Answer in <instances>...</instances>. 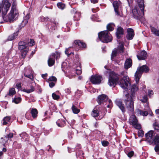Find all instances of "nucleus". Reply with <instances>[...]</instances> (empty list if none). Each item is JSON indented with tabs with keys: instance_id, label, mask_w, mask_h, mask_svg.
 Instances as JSON below:
<instances>
[{
	"instance_id": "obj_1",
	"label": "nucleus",
	"mask_w": 159,
	"mask_h": 159,
	"mask_svg": "<svg viewBox=\"0 0 159 159\" xmlns=\"http://www.w3.org/2000/svg\"><path fill=\"white\" fill-rule=\"evenodd\" d=\"M119 75L114 71H111L110 73L108 80V84L110 86L115 87L117 83H119L120 87L125 90L129 89L130 88V84L129 81L128 76L123 77L122 79L119 80Z\"/></svg>"
},
{
	"instance_id": "obj_2",
	"label": "nucleus",
	"mask_w": 159,
	"mask_h": 159,
	"mask_svg": "<svg viewBox=\"0 0 159 159\" xmlns=\"http://www.w3.org/2000/svg\"><path fill=\"white\" fill-rule=\"evenodd\" d=\"M137 3L140 11L137 6H135L132 10L133 17L134 18L139 20L142 22L144 20V18L143 17L144 8L143 0H137Z\"/></svg>"
},
{
	"instance_id": "obj_3",
	"label": "nucleus",
	"mask_w": 159,
	"mask_h": 159,
	"mask_svg": "<svg viewBox=\"0 0 159 159\" xmlns=\"http://www.w3.org/2000/svg\"><path fill=\"white\" fill-rule=\"evenodd\" d=\"M98 36L100 41L103 43H107L112 40L111 35L107 30L102 31L99 33Z\"/></svg>"
},
{
	"instance_id": "obj_4",
	"label": "nucleus",
	"mask_w": 159,
	"mask_h": 159,
	"mask_svg": "<svg viewBox=\"0 0 159 159\" xmlns=\"http://www.w3.org/2000/svg\"><path fill=\"white\" fill-rule=\"evenodd\" d=\"M126 97L125 102V104L126 108L130 113H133L134 112V101L131 96L129 94L125 95Z\"/></svg>"
},
{
	"instance_id": "obj_5",
	"label": "nucleus",
	"mask_w": 159,
	"mask_h": 159,
	"mask_svg": "<svg viewBox=\"0 0 159 159\" xmlns=\"http://www.w3.org/2000/svg\"><path fill=\"white\" fill-rule=\"evenodd\" d=\"M148 70V67L146 65L138 68L136 72L134 75L136 83H138L139 82L140 78L143 72H147Z\"/></svg>"
},
{
	"instance_id": "obj_6",
	"label": "nucleus",
	"mask_w": 159,
	"mask_h": 159,
	"mask_svg": "<svg viewBox=\"0 0 159 159\" xmlns=\"http://www.w3.org/2000/svg\"><path fill=\"white\" fill-rule=\"evenodd\" d=\"M130 124L133 126L136 129H141L140 124L138 123V120L134 115H132L130 117L129 120Z\"/></svg>"
},
{
	"instance_id": "obj_7",
	"label": "nucleus",
	"mask_w": 159,
	"mask_h": 159,
	"mask_svg": "<svg viewBox=\"0 0 159 159\" xmlns=\"http://www.w3.org/2000/svg\"><path fill=\"white\" fill-rule=\"evenodd\" d=\"M155 134L152 130H150V143H154V144L159 143V135H156L154 138Z\"/></svg>"
},
{
	"instance_id": "obj_8",
	"label": "nucleus",
	"mask_w": 159,
	"mask_h": 159,
	"mask_svg": "<svg viewBox=\"0 0 159 159\" xmlns=\"http://www.w3.org/2000/svg\"><path fill=\"white\" fill-rule=\"evenodd\" d=\"M102 80V77L100 75H96L91 76L90 81L94 84H100Z\"/></svg>"
},
{
	"instance_id": "obj_9",
	"label": "nucleus",
	"mask_w": 159,
	"mask_h": 159,
	"mask_svg": "<svg viewBox=\"0 0 159 159\" xmlns=\"http://www.w3.org/2000/svg\"><path fill=\"white\" fill-rule=\"evenodd\" d=\"M108 100V97L104 94H102L98 97L97 101L99 104L102 105L107 102Z\"/></svg>"
},
{
	"instance_id": "obj_10",
	"label": "nucleus",
	"mask_w": 159,
	"mask_h": 159,
	"mask_svg": "<svg viewBox=\"0 0 159 159\" xmlns=\"http://www.w3.org/2000/svg\"><path fill=\"white\" fill-rule=\"evenodd\" d=\"M113 4L116 14L118 16H122V12L119 10V3L116 1H114Z\"/></svg>"
},
{
	"instance_id": "obj_11",
	"label": "nucleus",
	"mask_w": 159,
	"mask_h": 159,
	"mask_svg": "<svg viewBox=\"0 0 159 159\" xmlns=\"http://www.w3.org/2000/svg\"><path fill=\"white\" fill-rule=\"evenodd\" d=\"M56 54L53 53L49 56L48 59V65L49 66H53L55 62V58Z\"/></svg>"
},
{
	"instance_id": "obj_12",
	"label": "nucleus",
	"mask_w": 159,
	"mask_h": 159,
	"mask_svg": "<svg viewBox=\"0 0 159 159\" xmlns=\"http://www.w3.org/2000/svg\"><path fill=\"white\" fill-rule=\"evenodd\" d=\"M115 103L116 105L121 110L122 112L124 113L125 111V108L122 102L119 100L117 99Z\"/></svg>"
},
{
	"instance_id": "obj_13",
	"label": "nucleus",
	"mask_w": 159,
	"mask_h": 159,
	"mask_svg": "<svg viewBox=\"0 0 159 159\" xmlns=\"http://www.w3.org/2000/svg\"><path fill=\"white\" fill-rule=\"evenodd\" d=\"M137 56L139 60H144L147 58V54L145 51H141L137 54Z\"/></svg>"
},
{
	"instance_id": "obj_14",
	"label": "nucleus",
	"mask_w": 159,
	"mask_h": 159,
	"mask_svg": "<svg viewBox=\"0 0 159 159\" xmlns=\"http://www.w3.org/2000/svg\"><path fill=\"white\" fill-rule=\"evenodd\" d=\"M127 34L126 38L128 39L131 40L133 39L134 36V33L133 30L131 28H128L127 30Z\"/></svg>"
},
{
	"instance_id": "obj_15",
	"label": "nucleus",
	"mask_w": 159,
	"mask_h": 159,
	"mask_svg": "<svg viewBox=\"0 0 159 159\" xmlns=\"http://www.w3.org/2000/svg\"><path fill=\"white\" fill-rule=\"evenodd\" d=\"M124 34V30L121 27H118L116 30V35L118 39L120 38Z\"/></svg>"
},
{
	"instance_id": "obj_16",
	"label": "nucleus",
	"mask_w": 159,
	"mask_h": 159,
	"mask_svg": "<svg viewBox=\"0 0 159 159\" xmlns=\"http://www.w3.org/2000/svg\"><path fill=\"white\" fill-rule=\"evenodd\" d=\"M26 42L20 41L19 43V49L20 51L24 50L26 48H28L27 47Z\"/></svg>"
},
{
	"instance_id": "obj_17",
	"label": "nucleus",
	"mask_w": 159,
	"mask_h": 159,
	"mask_svg": "<svg viewBox=\"0 0 159 159\" xmlns=\"http://www.w3.org/2000/svg\"><path fill=\"white\" fill-rule=\"evenodd\" d=\"M116 49L118 52L119 53H123L125 49L123 42H119V45Z\"/></svg>"
},
{
	"instance_id": "obj_18",
	"label": "nucleus",
	"mask_w": 159,
	"mask_h": 159,
	"mask_svg": "<svg viewBox=\"0 0 159 159\" xmlns=\"http://www.w3.org/2000/svg\"><path fill=\"white\" fill-rule=\"evenodd\" d=\"M100 111V108L99 107H96L92 112V116L94 117L98 116L99 115V111Z\"/></svg>"
},
{
	"instance_id": "obj_19",
	"label": "nucleus",
	"mask_w": 159,
	"mask_h": 159,
	"mask_svg": "<svg viewBox=\"0 0 159 159\" xmlns=\"http://www.w3.org/2000/svg\"><path fill=\"white\" fill-rule=\"evenodd\" d=\"M132 64V60L130 58L127 59L124 64V67L125 69H128L131 66Z\"/></svg>"
},
{
	"instance_id": "obj_20",
	"label": "nucleus",
	"mask_w": 159,
	"mask_h": 159,
	"mask_svg": "<svg viewBox=\"0 0 159 159\" xmlns=\"http://www.w3.org/2000/svg\"><path fill=\"white\" fill-rule=\"evenodd\" d=\"M20 136L21 138L22 141H28L29 137L28 135L25 132H23L20 134Z\"/></svg>"
},
{
	"instance_id": "obj_21",
	"label": "nucleus",
	"mask_w": 159,
	"mask_h": 159,
	"mask_svg": "<svg viewBox=\"0 0 159 159\" xmlns=\"http://www.w3.org/2000/svg\"><path fill=\"white\" fill-rule=\"evenodd\" d=\"M77 103L75 102L73 103L72 106L71 107V109L73 112L74 114H77L80 112V110L77 108L76 105Z\"/></svg>"
},
{
	"instance_id": "obj_22",
	"label": "nucleus",
	"mask_w": 159,
	"mask_h": 159,
	"mask_svg": "<svg viewBox=\"0 0 159 159\" xmlns=\"http://www.w3.org/2000/svg\"><path fill=\"white\" fill-rule=\"evenodd\" d=\"M56 123L58 127H62L65 125L66 121L64 120L59 119L57 121Z\"/></svg>"
},
{
	"instance_id": "obj_23",
	"label": "nucleus",
	"mask_w": 159,
	"mask_h": 159,
	"mask_svg": "<svg viewBox=\"0 0 159 159\" xmlns=\"http://www.w3.org/2000/svg\"><path fill=\"white\" fill-rule=\"evenodd\" d=\"M75 45H78L80 47L85 48L86 47V44L79 40H76L75 41Z\"/></svg>"
},
{
	"instance_id": "obj_24",
	"label": "nucleus",
	"mask_w": 159,
	"mask_h": 159,
	"mask_svg": "<svg viewBox=\"0 0 159 159\" xmlns=\"http://www.w3.org/2000/svg\"><path fill=\"white\" fill-rule=\"evenodd\" d=\"M137 113L138 116H146L148 114V111H146L138 109L137 111Z\"/></svg>"
},
{
	"instance_id": "obj_25",
	"label": "nucleus",
	"mask_w": 159,
	"mask_h": 159,
	"mask_svg": "<svg viewBox=\"0 0 159 159\" xmlns=\"http://www.w3.org/2000/svg\"><path fill=\"white\" fill-rule=\"evenodd\" d=\"M24 76L32 80L33 79V76L32 75L31 71L29 70H26L24 73Z\"/></svg>"
},
{
	"instance_id": "obj_26",
	"label": "nucleus",
	"mask_w": 159,
	"mask_h": 159,
	"mask_svg": "<svg viewBox=\"0 0 159 159\" xmlns=\"http://www.w3.org/2000/svg\"><path fill=\"white\" fill-rule=\"evenodd\" d=\"M30 18V14H28L26 16L24 17V20L21 23V26L22 27H24L27 23L28 20Z\"/></svg>"
},
{
	"instance_id": "obj_27",
	"label": "nucleus",
	"mask_w": 159,
	"mask_h": 159,
	"mask_svg": "<svg viewBox=\"0 0 159 159\" xmlns=\"http://www.w3.org/2000/svg\"><path fill=\"white\" fill-rule=\"evenodd\" d=\"M31 113L33 118L34 119H35L36 118L37 116L38 111L36 109L33 108L31 110Z\"/></svg>"
},
{
	"instance_id": "obj_28",
	"label": "nucleus",
	"mask_w": 159,
	"mask_h": 159,
	"mask_svg": "<svg viewBox=\"0 0 159 159\" xmlns=\"http://www.w3.org/2000/svg\"><path fill=\"white\" fill-rule=\"evenodd\" d=\"M50 22H51L52 24L51 25H53V26H51L49 25L48 27V28H50L51 30H55L56 26V25L58 24L54 20H51Z\"/></svg>"
},
{
	"instance_id": "obj_29",
	"label": "nucleus",
	"mask_w": 159,
	"mask_h": 159,
	"mask_svg": "<svg viewBox=\"0 0 159 159\" xmlns=\"http://www.w3.org/2000/svg\"><path fill=\"white\" fill-rule=\"evenodd\" d=\"M11 119L10 116H6L5 117L3 120L2 124L5 125L8 124L10 123Z\"/></svg>"
},
{
	"instance_id": "obj_30",
	"label": "nucleus",
	"mask_w": 159,
	"mask_h": 159,
	"mask_svg": "<svg viewBox=\"0 0 159 159\" xmlns=\"http://www.w3.org/2000/svg\"><path fill=\"white\" fill-rule=\"evenodd\" d=\"M30 89H23V91L24 92H25L28 93H29L34 91L35 89L34 87L30 85Z\"/></svg>"
},
{
	"instance_id": "obj_31",
	"label": "nucleus",
	"mask_w": 159,
	"mask_h": 159,
	"mask_svg": "<svg viewBox=\"0 0 159 159\" xmlns=\"http://www.w3.org/2000/svg\"><path fill=\"white\" fill-rule=\"evenodd\" d=\"M18 35V34L17 32L13 34L10 35L8 37V40L10 41L12 40L15 39L17 37Z\"/></svg>"
},
{
	"instance_id": "obj_32",
	"label": "nucleus",
	"mask_w": 159,
	"mask_h": 159,
	"mask_svg": "<svg viewBox=\"0 0 159 159\" xmlns=\"http://www.w3.org/2000/svg\"><path fill=\"white\" fill-rule=\"evenodd\" d=\"M114 25L113 23L109 24L107 26L108 30L109 31H112L114 28Z\"/></svg>"
},
{
	"instance_id": "obj_33",
	"label": "nucleus",
	"mask_w": 159,
	"mask_h": 159,
	"mask_svg": "<svg viewBox=\"0 0 159 159\" xmlns=\"http://www.w3.org/2000/svg\"><path fill=\"white\" fill-rule=\"evenodd\" d=\"M152 32L155 34L156 35L159 36V31L157 30L156 29L151 27V28Z\"/></svg>"
},
{
	"instance_id": "obj_34",
	"label": "nucleus",
	"mask_w": 159,
	"mask_h": 159,
	"mask_svg": "<svg viewBox=\"0 0 159 159\" xmlns=\"http://www.w3.org/2000/svg\"><path fill=\"white\" fill-rule=\"evenodd\" d=\"M80 12H76L74 16V18L75 20H80Z\"/></svg>"
},
{
	"instance_id": "obj_35",
	"label": "nucleus",
	"mask_w": 159,
	"mask_h": 159,
	"mask_svg": "<svg viewBox=\"0 0 159 159\" xmlns=\"http://www.w3.org/2000/svg\"><path fill=\"white\" fill-rule=\"evenodd\" d=\"M28 51V48H26L24 50L20 51L22 57L24 58L25 57Z\"/></svg>"
},
{
	"instance_id": "obj_36",
	"label": "nucleus",
	"mask_w": 159,
	"mask_h": 159,
	"mask_svg": "<svg viewBox=\"0 0 159 159\" xmlns=\"http://www.w3.org/2000/svg\"><path fill=\"white\" fill-rule=\"evenodd\" d=\"M21 101V98L20 97L15 98L12 100V102L16 104L20 103Z\"/></svg>"
},
{
	"instance_id": "obj_37",
	"label": "nucleus",
	"mask_w": 159,
	"mask_h": 159,
	"mask_svg": "<svg viewBox=\"0 0 159 159\" xmlns=\"http://www.w3.org/2000/svg\"><path fill=\"white\" fill-rule=\"evenodd\" d=\"M118 53V52L117 51V50L115 49L113 51H112L111 55V59H112L114 57H115L117 54Z\"/></svg>"
},
{
	"instance_id": "obj_38",
	"label": "nucleus",
	"mask_w": 159,
	"mask_h": 159,
	"mask_svg": "<svg viewBox=\"0 0 159 159\" xmlns=\"http://www.w3.org/2000/svg\"><path fill=\"white\" fill-rule=\"evenodd\" d=\"M140 101L143 103H146L148 101V98L146 95H145L143 97V98L140 99Z\"/></svg>"
},
{
	"instance_id": "obj_39",
	"label": "nucleus",
	"mask_w": 159,
	"mask_h": 159,
	"mask_svg": "<svg viewBox=\"0 0 159 159\" xmlns=\"http://www.w3.org/2000/svg\"><path fill=\"white\" fill-rule=\"evenodd\" d=\"M13 134L12 133H10L9 134H7L5 136V138L6 140H8L9 139H11L12 138H13Z\"/></svg>"
},
{
	"instance_id": "obj_40",
	"label": "nucleus",
	"mask_w": 159,
	"mask_h": 159,
	"mask_svg": "<svg viewBox=\"0 0 159 159\" xmlns=\"http://www.w3.org/2000/svg\"><path fill=\"white\" fill-rule=\"evenodd\" d=\"M153 127L155 129L157 130L159 132V125L156 121L153 123Z\"/></svg>"
},
{
	"instance_id": "obj_41",
	"label": "nucleus",
	"mask_w": 159,
	"mask_h": 159,
	"mask_svg": "<svg viewBox=\"0 0 159 159\" xmlns=\"http://www.w3.org/2000/svg\"><path fill=\"white\" fill-rule=\"evenodd\" d=\"M15 89L12 88L10 89L9 95L10 96H12L15 94Z\"/></svg>"
},
{
	"instance_id": "obj_42",
	"label": "nucleus",
	"mask_w": 159,
	"mask_h": 159,
	"mask_svg": "<svg viewBox=\"0 0 159 159\" xmlns=\"http://www.w3.org/2000/svg\"><path fill=\"white\" fill-rule=\"evenodd\" d=\"M57 6L58 7L61 9H63L65 7L64 4L62 2H59L57 4Z\"/></svg>"
},
{
	"instance_id": "obj_43",
	"label": "nucleus",
	"mask_w": 159,
	"mask_h": 159,
	"mask_svg": "<svg viewBox=\"0 0 159 159\" xmlns=\"http://www.w3.org/2000/svg\"><path fill=\"white\" fill-rule=\"evenodd\" d=\"M106 103L107 104L108 103V104L107 105V107L108 108H111L112 107V103L111 101V100L109 99L108 101H107Z\"/></svg>"
},
{
	"instance_id": "obj_44",
	"label": "nucleus",
	"mask_w": 159,
	"mask_h": 159,
	"mask_svg": "<svg viewBox=\"0 0 159 159\" xmlns=\"http://www.w3.org/2000/svg\"><path fill=\"white\" fill-rule=\"evenodd\" d=\"M84 153L81 150H80L79 152H76V156L77 157H83Z\"/></svg>"
},
{
	"instance_id": "obj_45",
	"label": "nucleus",
	"mask_w": 159,
	"mask_h": 159,
	"mask_svg": "<svg viewBox=\"0 0 159 159\" xmlns=\"http://www.w3.org/2000/svg\"><path fill=\"white\" fill-rule=\"evenodd\" d=\"M138 131V135L139 137H143L144 135V132L143 130L140 129H139Z\"/></svg>"
},
{
	"instance_id": "obj_46",
	"label": "nucleus",
	"mask_w": 159,
	"mask_h": 159,
	"mask_svg": "<svg viewBox=\"0 0 159 159\" xmlns=\"http://www.w3.org/2000/svg\"><path fill=\"white\" fill-rule=\"evenodd\" d=\"M48 18L47 17H44L43 16H41L40 17L39 20H40L42 22H45L48 21Z\"/></svg>"
},
{
	"instance_id": "obj_47",
	"label": "nucleus",
	"mask_w": 159,
	"mask_h": 159,
	"mask_svg": "<svg viewBox=\"0 0 159 159\" xmlns=\"http://www.w3.org/2000/svg\"><path fill=\"white\" fill-rule=\"evenodd\" d=\"M30 41L29 40L28 42H26L27 44H28L30 46H32L34 44V41L33 39H30Z\"/></svg>"
},
{
	"instance_id": "obj_48",
	"label": "nucleus",
	"mask_w": 159,
	"mask_h": 159,
	"mask_svg": "<svg viewBox=\"0 0 159 159\" xmlns=\"http://www.w3.org/2000/svg\"><path fill=\"white\" fill-rule=\"evenodd\" d=\"M137 86L136 84H134L132 87L131 91H135L138 90Z\"/></svg>"
},
{
	"instance_id": "obj_49",
	"label": "nucleus",
	"mask_w": 159,
	"mask_h": 159,
	"mask_svg": "<svg viewBox=\"0 0 159 159\" xmlns=\"http://www.w3.org/2000/svg\"><path fill=\"white\" fill-rule=\"evenodd\" d=\"M52 96L53 99L55 100H58L60 98V97L56 95L54 93H53L52 94Z\"/></svg>"
},
{
	"instance_id": "obj_50",
	"label": "nucleus",
	"mask_w": 159,
	"mask_h": 159,
	"mask_svg": "<svg viewBox=\"0 0 159 159\" xmlns=\"http://www.w3.org/2000/svg\"><path fill=\"white\" fill-rule=\"evenodd\" d=\"M101 142L102 145L104 147L107 146L109 144L108 142L106 141H102Z\"/></svg>"
},
{
	"instance_id": "obj_51",
	"label": "nucleus",
	"mask_w": 159,
	"mask_h": 159,
	"mask_svg": "<svg viewBox=\"0 0 159 159\" xmlns=\"http://www.w3.org/2000/svg\"><path fill=\"white\" fill-rule=\"evenodd\" d=\"M145 136L146 139L145 141L148 143L149 142V131L145 134Z\"/></svg>"
},
{
	"instance_id": "obj_52",
	"label": "nucleus",
	"mask_w": 159,
	"mask_h": 159,
	"mask_svg": "<svg viewBox=\"0 0 159 159\" xmlns=\"http://www.w3.org/2000/svg\"><path fill=\"white\" fill-rule=\"evenodd\" d=\"M48 80L50 81H56L57 80V78L55 77L52 76L49 78Z\"/></svg>"
},
{
	"instance_id": "obj_53",
	"label": "nucleus",
	"mask_w": 159,
	"mask_h": 159,
	"mask_svg": "<svg viewBox=\"0 0 159 159\" xmlns=\"http://www.w3.org/2000/svg\"><path fill=\"white\" fill-rule=\"evenodd\" d=\"M155 151L159 154V145L157 144L155 147Z\"/></svg>"
},
{
	"instance_id": "obj_54",
	"label": "nucleus",
	"mask_w": 159,
	"mask_h": 159,
	"mask_svg": "<svg viewBox=\"0 0 159 159\" xmlns=\"http://www.w3.org/2000/svg\"><path fill=\"white\" fill-rule=\"evenodd\" d=\"M134 154V152L133 151H131L128 153L127 155L129 157H131L133 156Z\"/></svg>"
},
{
	"instance_id": "obj_55",
	"label": "nucleus",
	"mask_w": 159,
	"mask_h": 159,
	"mask_svg": "<svg viewBox=\"0 0 159 159\" xmlns=\"http://www.w3.org/2000/svg\"><path fill=\"white\" fill-rule=\"evenodd\" d=\"M70 89H71L70 88H68L66 89H65V92L66 93H67L68 94H70L71 92Z\"/></svg>"
},
{
	"instance_id": "obj_56",
	"label": "nucleus",
	"mask_w": 159,
	"mask_h": 159,
	"mask_svg": "<svg viewBox=\"0 0 159 159\" xmlns=\"http://www.w3.org/2000/svg\"><path fill=\"white\" fill-rule=\"evenodd\" d=\"M82 73L81 70L80 69L76 70V73L78 75H80Z\"/></svg>"
},
{
	"instance_id": "obj_57",
	"label": "nucleus",
	"mask_w": 159,
	"mask_h": 159,
	"mask_svg": "<svg viewBox=\"0 0 159 159\" xmlns=\"http://www.w3.org/2000/svg\"><path fill=\"white\" fill-rule=\"evenodd\" d=\"M55 85V84L53 82H51L49 83V86L51 88L53 87Z\"/></svg>"
},
{
	"instance_id": "obj_58",
	"label": "nucleus",
	"mask_w": 159,
	"mask_h": 159,
	"mask_svg": "<svg viewBox=\"0 0 159 159\" xmlns=\"http://www.w3.org/2000/svg\"><path fill=\"white\" fill-rule=\"evenodd\" d=\"M154 94V93L152 90H150V98L152 97V96Z\"/></svg>"
},
{
	"instance_id": "obj_59",
	"label": "nucleus",
	"mask_w": 159,
	"mask_h": 159,
	"mask_svg": "<svg viewBox=\"0 0 159 159\" xmlns=\"http://www.w3.org/2000/svg\"><path fill=\"white\" fill-rule=\"evenodd\" d=\"M16 85L18 89L20 88L21 87V85L20 83L17 84H16Z\"/></svg>"
},
{
	"instance_id": "obj_60",
	"label": "nucleus",
	"mask_w": 159,
	"mask_h": 159,
	"mask_svg": "<svg viewBox=\"0 0 159 159\" xmlns=\"http://www.w3.org/2000/svg\"><path fill=\"white\" fill-rule=\"evenodd\" d=\"M91 2L93 3H96L98 2V0H91Z\"/></svg>"
},
{
	"instance_id": "obj_61",
	"label": "nucleus",
	"mask_w": 159,
	"mask_h": 159,
	"mask_svg": "<svg viewBox=\"0 0 159 159\" xmlns=\"http://www.w3.org/2000/svg\"><path fill=\"white\" fill-rule=\"evenodd\" d=\"M68 49H66L65 51V53L68 56H69V53H68Z\"/></svg>"
},
{
	"instance_id": "obj_62",
	"label": "nucleus",
	"mask_w": 159,
	"mask_h": 159,
	"mask_svg": "<svg viewBox=\"0 0 159 159\" xmlns=\"http://www.w3.org/2000/svg\"><path fill=\"white\" fill-rule=\"evenodd\" d=\"M155 112L157 114H159V109L156 110L155 111Z\"/></svg>"
},
{
	"instance_id": "obj_63",
	"label": "nucleus",
	"mask_w": 159,
	"mask_h": 159,
	"mask_svg": "<svg viewBox=\"0 0 159 159\" xmlns=\"http://www.w3.org/2000/svg\"><path fill=\"white\" fill-rule=\"evenodd\" d=\"M71 149L70 148L68 147V151L69 153H71L72 151H71Z\"/></svg>"
},
{
	"instance_id": "obj_64",
	"label": "nucleus",
	"mask_w": 159,
	"mask_h": 159,
	"mask_svg": "<svg viewBox=\"0 0 159 159\" xmlns=\"http://www.w3.org/2000/svg\"><path fill=\"white\" fill-rule=\"evenodd\" d=\"M95 16H92V17H91V19L93 20V21H95V20H96L95 19H94V17H95Z\"/></svg>"
}]
</instances>
